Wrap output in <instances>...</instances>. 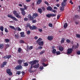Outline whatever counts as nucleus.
<instances>
[{
	"mask_svg": "<svg viewBox=\"0 0 80 80\" xmlns=\"http://www.w3.org/2000/svg\"><path fill=\"white\" fill-rule=\"evenodd\" d=\"M38 30L40 32H42V29L39 28Z\"/></svg>",
	"mask_w": 80,
	"mask_h": 80,
	"instance_id": "nucleus-55",
	"label": "nucleus"
},
{
	"mask_svg": "<svg viewBox=\"0 0 80 80\" xmlns=\"http://www.w3.org/2000/svg\"><path fill=\"white\" fill-rule=\"evenodd\" d=\"M61 6L62 7H60V10L62 12H63V11H64V7H66L67 6H65L64 5H62V4H61Z\"/></svg>",
	"mask_w": 80,
	"mask_h": 80,
	"instance_id": "nucleus-12",
	"label": "nucleus"
},
{
	"mask_svg": "<svg viewBox=\"0 0 80 80\" xmlns=\"http://www.w3.org/2000/svg\"><path fill=\"white\" fill-rule=\"evenodd\" d=\"M42 9L43 11H45V8L44 7H42Z\"/></svg>",
	"mask_w": 80,
	"mask_h": 80,
	"instance_id": "nucleus-58",
	"label": "nucleus"
},
{
	"mask_svg": "<svg viewBox=\"0 0 80 80\" xmlns=\"http://www.w3.org/2000/svg\"><path fill=\"white\" fill-rule=\"evenodd\" d=\"M24 65L25 67H27L28 65V62H25L24 63Z\"/></svg>",
	"mask_w": 80,
	"mask_h": 80,
	"instance_id": "nucleus-32",
	"label": "nucleus"
},
{
	"mask_svg": "<svg viewBox=\"0 0 80 80\" xmlns=\"http://www.w3.org/2000/svg\"><path fill=\"white\" fill-rule=\"evenodd\" d=\"M48 25L49 27H53V25H52V23H49L48 24Z\"/></svg>",
	"mask_w": 80,
	"mask_h": 80,
	"instance_id": "nucleus-47",
	"label": "nucleus"
},
{
	"mask_svg": "<svg viewBox=\"0 0 80 80\" xmlns=\"http://www.w3.org/2000/svg\"><path fill=\"white\" fill-rule=\"evenodd\" d=\"M45 52V50H43L41 52H40V55H42V54H43Z\"/></svg>",
	"mask_w": 80,
	"mask_h": 80,
	"instance_id": "nucleus-37",
	"label": "nucleus"
},
{
	"mask_svg": "<svg viewBox=\"0 0 80 80\" xmlns=\"http://www.w3.org/2000/svg\"><path fill=\"white\" fill-rule=\"evenodd\" d=\"M40 65L38 63L37 64H36L33 66V68H38L39 67Z\"/></svg>",
	"mask_w": 80,
	"mask_h": 80,
	"instance_id": "nucleus-16",
	"label": "nucleus"
},
{
	"mask_svg": "<svg viewBox=\"0 0 80 80\" xmlns=\"http://www.w3.org/2000/svg\"><path fill=\"white\" fill-rule=\"evenodd\" d=\"M5 41L6 42V43H8L10 42V39H5Z\"/></svg>",
	"mask_w": 80,
	"mask_h": 80,
	"instance_id": "nucleus-29",
	"label": "nucleus"
},
{
	"mask_svg": "<svg viewBox=\"0 0 80 80\" xmlns=\"http://www.w3.org/2000/svg\"><path fill=\"white\" fill-rule=\"evenodd\" d=\"M43 48V47H42V46H39L38 47V49H42V48Z\"/></svg>",
	"mask_w": 80,
	"mask_h": 80,
	"instance_id": "nucleus-49",
	"label": "nucleus"
},
{
	"mask_svg": "<svg viewBox=\"0 0 80 80\" xmlns=\"http://www.w3.org/2000/svg\"><path fill=\"white\" fill-rule=\"evenodd\" d=\"M46 17L48 18H50L52 17L51 14H48L46 15Z\"/></svg>",
	"mask_w": 80,
	"mask_h": 80,
	"instance_id": "nucleus-31",
	"label": "nucleus"
},
{
	"mask_svg": "<svg viewBox=\"0 0 80 80\" xmlns=\"http://www.w3.org/2000/svg\"><path fill=\"white\" fill-rule=\"evenodd\" d=\"M69 3H71L72 5H73V3L72 2V0L70 1Z\"/></svg>",
	"mask_w": 80,
	"mask_h": 80,
	"instance_id": "nucleus-62",
	"label": "nucleus"
},
{
	"mask_svg": "<svg viewBox=\"0 0 80 80\" xmlns=\"http://www.w3.org/2000/svg\"><path fill=\"white\" fill-rule=\"evenodd\" d=\"M28 19L27 18H24V20L25 22H27V21H28Z\"/></svg>",
	"mask_w": 80,
	"mask_h": 80,
	"instance_id": "nucleus-38",
	"label": "nucleus"
},
{
	"mask_svg": "<svg viewBox=\"0 0 80 80\" xmlns=\"http://www.w3.org/2000/svg\"><path fill=\"white\" fill-rule=\"evenodd\" d=\"M23 61L22 60H19L18 61V63L19 65H21L22 63V62Z\"/></svg>",
	"mask_w": 80,
	"mask_h": 80,
	"instance_id": "nucleus-20",
	"label": "nucleus"
},
{
	"mask_svg": "<svg viewBox=\"0 0 80 80\" xmlns=\"http://www.w3.org/2000/svg\"><path fill=\"white\" fill-rule=\"evenodd\" d=\"M77 53L78 55H80V51H78Z\"/></svg>",
	"mask_w": 80,
	"mask_h": 80,
	"instance_id": "nucleus-54",
	"label": "nucleus"
},
{
	"mask_svg": "<svg viewBox=\"0 0 80 80\" xmlns=\"http://www.w3.org/2000/svg\"><path fill=\"white\" fill-rule=\"evenodd\" d=\"M8 18H10L11 19L15 20V21H18V20L15 17H13L12 15H8Z\"/></svg>",
	"mask_w": 80,
	"mask_h": 80,
	"instance_id": "nucleus-6",
	"label": "nucleus"
},
{
	"mask_svg": "<svg viewBox=\"0 0 80 80\" xmlns=\"http://www.w3.org/2000/svg\"><path fill=\"white\" fill-rule=\"evenodd\" d=\"M41 2H42V0H38L37 2V4L38 5H39V4H40Z\"/></svg>",
	"mask_w": 80,
	"mask_h": 80,
	"instance_id": "nucleus-22",
	"label": "nucleus"
},
{
	"mask_svg": "<svg viewBox=\"0 0 80 80\" xmlns=\"http://www.w3.org/2000/svg\"><path fill=\"white\" fill-rule=\"evenodd\" d=\"M21 73V72L20 71H17L16 72V75H20Z\"/></svg>",
	"mask_w": 80,
	"mask_h": 80,
	"instance_id": "nucleus-34",
	"label": "nucleus"
},
{
	"mask_svg": "<svg viewBox=\"0 0 80 80\" xmlns=\"http://www.w3.org/2000/svg\"><path fill=\"white\" fill-rule=\"evenodd\" d=\"M9 28H11L12 30H15V27L14 26H9Z\"/></svg>",
	"mask_w": 80,
	"mask_h": 80,
	"instance_id": "nucleus-24",
	"label": "nucleus"
},
{
	"mask_svg": "<svg viewBox=\"0 0 80 80\" xmlns=\"http://www.w3.org/2000/svg\"><path fill=\"white\" fill-rule=\"evenodd\" d=\"M76 37H77V38H80V35L76 34Z\"/></svg>",
	"mask_w": 80,
	"mask_h": 80,
	"instance_id": "nucleus-41",
	"label": "nucleus"
},
{
	"mask_svg": "<svg viewBox=\"0 0 80 80\" xmlns=\"http://www.w3.org/2000/svg\"><path fill=\"white\" fill-rule=\"evenodd\" d=\"M20 10L21 11V13L23 16H25V14L26 13H25V9L23 8H20Z\"/></svg>",
	"mask_w": 80,
	"mask_h": 80,
	"instance_id": "nucleus-9",
	"label": "nucleus"
},
{
	"mask_svg": "<svg viewBox=\"0 0 80 80\" xmlns=\"http://www.w3.org/2000/svg\"><path fill=\"white\" fill-rule=\"evenodd\" d=\"M3 26H1L0 27V30H1V31H2V32H3Z\"/></svg>",
	"mask_w": 80,
	"mask_h": 80,
	"instance_id": "nucleus-35",
	"label": "nucleus"
},
{
	"mask_svg": "<svg viewBox=\"0 0 80 80\" xmlns=\"http://www.w3.org/2000/svg\"><path fill=\"white\" fill-rule=\"evenodd\" d=\"M79 47V46H78V43H77V45H73L72 46V48L73 50V49H76V48H78Z\"/></svg>",
	"mask_w": 80,
	"mask_h": 80,
	"instance_id": "nucleus-10",
	"label": "nucleus"
},
{
	"mask_svg": "<svg viewBox=\"0 0 80 80\" xmlns=\"http://www.w3.org/2000/svg\"><path fill=\"white\" fill-rule=\"evenodd\" d=\"M22 50V49L20 48H19L18 51L19 52V53H20L21 52V51Z\"/></svg>",
	"mask_w": 80,
	"mask_h": 80,
	"instance_id": "nucleus-43",
	"label": "nucleus"
},
{
	"mask_svg": "<svg viewBox=\"0 0 80 80\" xmlns=\"http://www.w3.org/2000/svg\"><path fill=\"white\" fill-rule=\"evenodd\" d=\"M54 10H57L58 8H57L56 7H54Z\"/></svg>",
	"mask_w": 80,
	"mask_h": 80,
	"instance_id": "nucleus-63",
	"label": "nucleus"
},
{
	"mask_svg": "<svg viewBox=\"0 0 80 80\" xmlns=\"http://www.w3.org/2000/svg\"><path fill=\"white\" fill-rule=\"evenodd\" d=\"M38 17V14L37 13H33L32 16L31 14H29L28 18L30 19V20H33V19H34L35 17Z\"/></svg>",
	"mask_w": 80,
	"mask_h": 80,
	"instance_id": "nucleus-2",
	"label": "nucleus"
},
{
	"mask_svg": "<svg viewBox=\"0 0 80 80\" xmlns=\"http://www.w3.org/2000/svg\"><path fill=\"white\" fill-rule=\"evenodd\" d=\"M24 8L25 10H27V6H26V5H24Z\"/></svg>",
	"mask_w": 80,
	"mask_h": 80,
	"instance_id": "nucleus-56",
	"label": "nucleus"
},
{
	"mask_svg": "<svg viewBox=\"0 0 80 80\" xmlns=\"http://www.w3.org/2000/svg\"><path fill=\"white\" fill-rule=\"evenodd\" d=\"M13 13L14 15H15L16 17L17 18H21V16H19L18 13H17V11H13Z\"/></svg>",
	"mask_w": 80,
	"mask_h": 80,
	"instance_id": "nucleus-5",
	"label": "nucleus"
},
{
	"mask_svg": "<svg viewBox=\"0 0 80 80\" xmlns=\"http://www.w3.org/2000/svg\"><path fill=\"white\" fill-rule=\"evenodd\" d=\"M20 42L21 43H25V42H24V41L22 40H20Z\"/></svg>",
	"mask_w": 80,
	"mask_h": 80,
	"instance_id": "nucleus-53",
	"label": "nucleus"
},
{
	"mask_svg": "<svg viewBox=\"0 0 80 80\" xmlns=\"http://www.w3.org/2000/svg\"><path fill=\"white\" fill-rule=\"evenodd\" d=\"M22 67V66L20 65H18L15 68V70H20Z\"/></svg>",
	"mask_w": 80,
	"mask_h": 80,
	"instance_id": "nucleus-15",
	"label": "nucleus"
},
{
	"mask_svg": "<svg viewBox=\"0 0 80 80\" xmlns=\"http://www.w3.org/2000/svg\"><path fill=\"white\" fill-rule=\"evenodd\" d=\"M40 70H42L43 69V67L41 66L40 67Z\"/></svg>",
	"mask_w": 80,
	"mask_h": 80,
	"instance_id": "nucleus-60",
	"label": "nucleus"
},
{
	"mask_svg": "<svg viewBox=\"0 0 80 80\" xmlns=\"http://www.w3.org/2000/svg\"><path fill=\"white\" fill-rule=\"evenodd\" d=\"M66 42L67 43H69L71 42V41H70V40L69 39H67L66 40Z\"/></svg>",
	"mask_w": 80,
	"mask_h": 80,
	"instance_id": "nucleus-40",
	"label": "nucleus"
},
{
	"mask_svg": "<svg viewBox=\"0 0 80 80\" xmlns=\"http://www.w3.org/2000/svg\"><path fill=\"white\" fill-rule=\"evenodd\" d=\"M3 48V44H0V48L2 49Z\"/></svg>",
	"mask_w": 80,
	"mask_h": 80,
	"instance_id": "nucleus-28",
	"label": "nucleus"
},
{
	"mask_svg": "<svg viewBox=\"0 0 80 80\" xmlns=\"http://www.w3.org/2000/svg\"><path fill=\"white\" fill-rule=\"evenodd\" d=\"M16 29L18 30V31H21L22 29L20 28L19 27H17L16 28Z\"/></svg>",
	"mask_w": 80,
	"mask_h": 80,
	"instance_id": "nucleus-39",
	"label": "nucleus"
},
{
	"mask_svg": "<svg viewBox=\"0 0 80 80\" xmlns=\"http://www.w3.org/2000/svg\"><path fill=\"white\" fill-rule=\"evenodd\" d=\"M20 34L21 37H25V36L24 35H25V33L24 32H21Z\"/></svg>",
	"mask_w": 80,
	"mask_h": 80,
	"instance_id": "nucleus-18",
	"label": "nucleus"
},
{
	"mask_svg": "<svg viewBox=\"0 0 80 80\" xmlns=\"http://www.w3.org/2000/svg\"><path fill=\"white\" fill-rule=\"evenodd\" d=\"M65 42V39L64 38H62L61 41V43H63Z\"/></svg>",
	"mask_w": 80,
	"mask_h": 80,
	"instance_id": "nucleus-26",
	"label": "nucleus"
},
{
	"mask_svg": "<svg viewBox=\"0 0 80 80\" xmlns=\"http://www.w3.org/2000/svg\"><path fill=\"white\" fill-rule=\"evenodd\" d=\"M38 62H39V61L38 60H33L29 62V64L31 65L30 68L28 70V71L29 72H30V73H33V71L32 70V68H33V65H35L37 63H38Z\"/></svg>",
	"mask_w": 80,
	"mask_h": 80,
	"instance_id": "nucleus-1",
	"label": "nucleus"
},
{
	"mask_svg": "<svg viewBox=\"0 0 80 80\" xmlns=\"http://www.w3.org/2000/svg\"><path fill=\"white\" fill-rule=\"evenodd\" d=\"M75 23H76V24L77 25H78V23H79V22H78V21H76L75 22Z\"/></svg>",
	"mask_w": 80,
	"mask_h": 80,
	"instance_id": "nucleus-48",
	"label": "nucleus"
},
{
	"mask_svg": "<svg viewBox=\"0 0 80 80\" xmlns=\"http://www.w3.org/2000/svg\"><path fill=\"white\" fill-rule=\"evenodd\" d=\"M60 15L59 14L57 15V19L58 20L60 18Z\"/></svg>",
	"mask_w": 80,
	"mask_h": 80,
	"instance_id": "nucleus-46",
	"label": "nucleus"
},
{
	"mask_svg": "<svg viewBox=\"0 0 80 80\" xmlns=\"http://www.w3.org/2000/svg\"><path fill=\"white\" fill-rule=\"evenodd\" d=\"M51 17H55V16H56V14H51Z\"/></svg>",
	"mask_w": 80,
	"mask_h": 80,
	"instance_id": "nucleus-50",
	"label": "nucleus"
},
{
	"mask_svg": "<svg viewBox=\"0 0 80 80\" xmlns=\"http://www.w3.org/2000/svg\"><path fill=\"white\" fill-rule=\"evenodd\" d=\"M42 65L43 66H44V67H47V65H47V64H45V63H42Z\"/></svg>",
	"mask_w": 80,
	"mask_h": 80,
	"instance_id": "nucleus-42",
	"label": "nucleus"
},
{
	"mask_svg": "<svg viewBox=\"0 0 80 80\" xmlns=\"http://www.w3.org/2000/svg\"><path fill=\"white\" fill-rule=\"evenodd\" d=\"M79 18V16L78 15H76L74 16V18L76 19H77V18Z\"/></svg>",
	"mask_w": 80,
	"mask_h": 80,
	"instance_id": "nucleus-36",
	"label": "nucleus"
},
{
	"mask_svg": "<svg viewBox=\"0 0 80 80\" xmlns=\"http://www.w3.org/2000/svg\"><path fill=\"white\" fill-rule=\"evenodd\" d=\"M2 64L4 66L6 65H7V62H4Z\"/></svg>",
	"mask_w": 80,
	"mask_h": 80,
	"instance_id": "nucleus-61",
	"label": "nucleus"
},
{
	"mask_svg": "<svg viewBox=\"0 0 80 80\" xmlns=\"http://www.w3.org/2000/svg\"><path fill=\"white\" fill-rule=\"evenodd\" d=\"M52 50H53L54 49V48H55V46H53L52 47Z\"/></svg>",
	"mask_w": 80,
	"mask_h": 80,
	"instance_id": "nucleus-64",
	"label": "nucleus"
},
{
	"mask_svg": "<svg viewBox=\"0 0 80 80\" xmlns=\"http://www.w3.org/2000/svg\"><path fill=\"white\" fill-rule=\"evenodd\" d=\"M27 27H29L31 30H36L37 27L33 25L32 27L29 24L27 25Z\"/></svg>",
	"mask_w": 80,
	"mask_h": 80,
	"instance_id": "nucleus-4",
	"label": "nucleus"
},
{
	"mask_svg": "<svg viewBox=\"0 0 80 80\" xmlns=\"http://www.w3.org/2000/svg\"><path fill=\"white\" fill-rule=\"evenodd\" d=\"M30 20H32V22L33 23H34L37 22V21L36 20H33V19L32 20H30Z\"/></svg>",
	"mask_w": 80,
	"mask_h": 80,
	"instance_id": "nucleus-33",
	"label": "nucleus"
},
{
	"mask_svg": "<svg viewBox=\"0 0 80 80\" xmlns=\"http://www.w3.org/2000/svg\"><path fill=\"white\" fill-rule=\"evenodd\" d=\"M27 34H28V35H30V30H28V31H27Z\"/></svg>",
	"mask_w": 80,
	"mask_h": 80,
	"instance_id": "nucleus-45",
	"label": "nucleus"
},
{
	"mask_svg": "<svg viewBox=\"0 0 80 80\" xmlns=\"http://www.w3.org/2000/svg\"><path fill=\"white\" fill-rule=\"evenodd\" d=\"M59 50L60 52H62L63 50V48L62 46H59L58 47Z\"/></svg>",
	"mask_w": 80,
	"mask_h": 80,
	"instance_id": "nucleus-17",
	"label": "nucleus"
},
{
	"mask_svg": "<svg viewBox=\"0 0 80 80\" xmlns=\"http://www.w3.org/2000/svg\"><path fill=\"white\" fill-rule=\"evenodd\" d=\"M5 32H6L7 33H8V30H7V29L6 28H5Z\"/></svg>",
	"mask_w": 80,
	"mask_h": 80,
	"instance_id": "nucleus-52",
	"label": "nucleus"
},
{
	"mask_svg": "<svg viewBox=\"0 0 80 80\" xmlns=\"http://www.w3.org/2000/svg\"><path fill=\"white\" fill-rule=\"evenodd\" d=\"M11 57H12L11 55H7L4 56V57L3 58H4V59H6V58L9 59V58H10Z\"/></svg>",
	"mask_w": 80,
	"mask_h": 80,
	"instance_id": "nucleus-11",
	"label": "nucleus"
},
{
	"mask_svg": "<svg viewBox=\"0 0 80 80\" xmlns=\"http://www.w3.org/2000/svg\"><path fill=\"white\" fill-rule=\"evenodd\" d=\"M6 72L7 73H8L10 76H12V72H11L10 69L8 68L6 70Z\"/></svg>",
	"mask_w": 80,
	"mask_h": 80,
	"instance_id": "nucleus-8",
	"label": "nucleus"
},
{
	"mask_svg": "<svg viewBox=\"0 0 80 80\" xmlns=\"http://www.w3.org/2000/svg\"><path fill=\"white\" fill-rule=\"evenodd\" d=\"M68 26V24H67V23H64L63 26L64 28H66Z\"/></svg>",
	"mask_w": 80,
	"mask_h": 80,
	"instance_id": "nucleus-23",
	"label": "nucleus"
},
{
	"mask_svg": "<svg viewBox=\"0 0 80 80\" xmlns=\"http://www.w3.org/2000/svg\"><path fill=\"white\" fill-rule=\"evenodd\" d=\"M56 53L57 55H60V52L59 51H57L56 52Z\"/></svg>",
	"mask_w": 80,
	"mask_h": 80,
	"instance_id": "nucleus-30",
	"label": "nucleus"
},
{
	"mask_svg": "<svg viewBox=\"0 0 80 80\" xmlns=\"http://www.w3.org/2000/svg\"><path fill=\"white\" fill-rule=\"evenodd\" d=\"M47 9L48 10H50V11H51V10H52V8L50 6H49L47 8Z\"/></svg>",
	"mask_w": 80,
	"mask_h": 80,
	"instance_id": "nucleus-21",
	"label": "nucleus"
},
{
	"mask_svg": "<svg viewBox=\"0 0 80 80\" xmlns=\"http://www.w3.org/2000/svg\"><path fill=\"white\" fill-rule=\"evenodd\" d=\"M36 43H38L39 45L40 46H43V41H42V39L39 38L36 41Z\"/></svg>",
	"mask_w": 80,
	"mask_h": 80,
	"instance_id": "nucleus-3",
	"label": "nucleus"
},
{
	"mask_svg": "<svg viewBox=\"0 0 80 80\" xmlns=\"http://www.w3.org/2000/svg\"><path fill=\"white\" fill-rule=\"evenodd\" d=\"M44 3L45 4H46V5H48V2L47 1H45L44 2Z\"/></svg>",
	"mask_w": 80,
	"mask_h": 80,
	"instance_id": "nucleus-59",
	"label": "nucleus"
},
{
	"mask_svg": "<svg viewBox=\"0 0 80 80\" xmlns=\"http://www.w3.org/2000/svg\"><path fill=\"white\" fill-rule=\"evenodd\" d=\"M21 73L22 74V75H25V72H24V71H22L21 72Z\"/></svg>",
	"mask_w": 80,
	"mask_h": 80,
	"instance_id": "nucleus-57",
	"label": "nucleus"
},
{
	"mask_svg": "<svg viewBox=\"0 0 80 80\" xmlns=\"http://www.w3.org/2000/svg\"><path fill=\"white\" fill-rule=\"evenodd\" d=\"M67 53L68 54H71L73 51V49H72V48H69L67 49Z\"/></svg>",
	"mask_w": 80,
	"mask_h": 80,
	"instance_id": "nucleus-7",
	"label": "nucleus"
},
{
	"mask_svg": "<svg viewBox=\"0 0 80 80\" xmlns=\"http://www.w3.org/2000/svg\"><path fill=\"white\" fill-rule=\"evenodd\" d=\"M56 50L55 49H52V52L53 54H55L56 53Z\"/></svg>",
	"mask_w": 80,
	"mask_h": 80,
	"instance_id": "nucleus-27",
	"label": "nucleus"
},
{
	"mask_svg": "<svg viewBox=\"0 0 80 80\" xmlns=\"http://www.w3.org/2000/svg\"><path fill=\"white\" fill-rule=\"evenodd\" d=\"M67 0H63V2H62L61 4L62 5H64V6H67Z\"/></svg>",
	"mask_w": 80,
	"mask_h": 80,
	"instance_id": "nucleus-13",
	"label": "nucleus"
},
{
	"mask_svg": "<svg viewBox=\"0 0 80 80\" xmlns=\"http://www.w3.org/2000/svg\"><path fill=\"white\" fill-rule=\"evenodd\" d=\"M15 36L16 38H18V37H19L18 35L17 34H15Z\"/></svg>",
	"mask_w": 80,
	"mask_h": 80,
	"instance_id": "nucleus-51",
	"label": "nucleus"
},
{
	"mask_svg": "<svg viewBox=\"0 0 80 80\" xmlns=\"http://www.w3.org/2000/svg\"><path fill=\"white\" fill-rule=\"evenodd\" d=\"M53 39V36H51L48 37V40L50 41H52Z\"/></svg>",
	"mask_w": 80,
	"mask_h": 80,
	"instance_id": "nucleus-14",
	"label": "nucleus"
},
{
	"mask_svg": "<svg viewBox=\"0 0 80 80\" xmlns=\"http://www.w3.org/2000/svg\"><path fill=\"white\" fill-rule=\"evenodd\" d=\"M9 47H10V45L9 44L6 45L5 47V50H7V48H8Z\"/></svg>",
	"mask_w": 80,
	"mask_h": 80,
	"instance_id": "nucleus-25",
	"label": "nucleus"
},
{
	"mask_svg": "<svg viewBox=\"0 0 80 80\" xmlns=\"http://www.w3.org/2000/svg\"><path fill=\"white\" fill-rule=\"evenodd\" d=\"M38 12L39 13H40V14H41V13H42V12H43L42 9H41L40 8L38 9Z\"/></svg>",
	"mask_w": 80,
	"mask_h": 80,
	"instance_id": "nucleus-19",
	"label": "nucleus"
},
{
	"mask_svg": "<svg viewBox=\"0 0 80 80\" xmlns=\"http://www.w3.org/2000/svg\"><path fill=\"white\" fill-rule=\"evenodd\" d=\"M33 48V46H31L28 48V50H32Z\"/></svg>",
	"mask_w": 80,
	"mask_h": 80,
	"instance_id": "nucleus-44",
	"label": "nucleus"
}]
</instances>
